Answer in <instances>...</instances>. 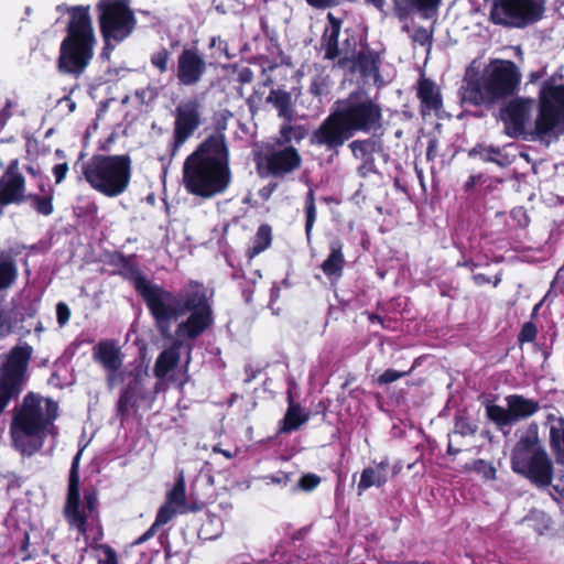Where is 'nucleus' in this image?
I'll use <instances>...</instances> for the list:
<instances>
[{
	"label": "nucleus",
	"mask_w": 564,
	"mask_h": 564,
	"mask_svg": "<svg viewBox=\"0 0 564 564\" xmlns=\"http://www.w3.org/2000/svg\"><path fill=\"white\" fill-rule=\"evenodd\" d=\"M134 286L147 302L160 332L166 337L170 336V321L189 312V316L176 328L174 345L162 351L155 361L154 373L163 379L177 365L181 345L187 339L197 338L213 323V311L206 289L198 283H191L188 289L176 297L141 276L134 280Z\"/></svg>",
	"instance_id": "nucleus-1"
},
{
	"label": "nucleus",
	"mask_w": 564,
	"mask_h": 564,
	"mask_svg": "<svg viewBox=\"0 0 564 564\" xmlns=\"http://www.w3.org/2000/svg\"><path fill=\"white\" fill-rule=\"evenodd\" d=\"M500 118L509 137L551 143L564 131V85H543L538 105L532 98L511 99Z\"/></svg>",
	"instance_id": "nucleus-2"
},
{
	"label": "nucleus",
	"mask_w": 564,
	"mask_h": 564,
	"mask_svg": "<svg viewBox=\"0 0 564 564\" xmlns=\"http://www.w3.org/2000/svg\"><path fill=\"white\" fill-rule=\"evenodd\" d=\"M230 182L229 154L220 134L204 141L184 162L183 184L195 196L212 198L224 193Z\"/></svg>",
	"instance_id": "nucleus-3"
},
{
	"label": "nucleus",
	"mask_w": 564,
	"mask_h": 564,
	"mask_svg": "<svg viewBox=\"0 0 564 564\" xmlns=\"http://www.w3.org/2000/svg\"><path fill=\"white\" fill-rule=\"evenodd\" d=\"M382 112L369 97L356 93L338 101L336 109L314 131L313 144L338 148L349 140L355 132H372L381 128Z\"/></svg>",
	"instance_id": "nucleus-4"
},
{
	"label": "nucleus",
	"mask_w": 564,
	"mask_h": 564,
	"mask_svg": "<svg viewBox=\"0 0 564 564\" xmlns=\"http://www.w3.org/2000/svg\"><path fill=\"white\" fill-rule=\"evenodd\" d=\"M57 411L55 401L29 393L17 409L11 424L14 447L23 455L37 452L46 435L53 433Z\"/></svg>",
	"instance_id": "nucleus-5"
},
{
	"label": "nucleus",
	"mask_w": 564,
	"mask_h": 564,
	"mask_svg": "<svg viewBox=\"0 0 564 564\" xmlns=\"http://www.w3.org/2000/svg\"><path fill=\"white\" fill-rule=\"evenodd\" d=\"M462 87V101L474 106L492 105L513 95L521 83V73L513 62L494 61L477 78L469 67Z\"/></svg>",
	"instance_id": "nucleus-6"
},
{
	"label": "nucleus",
	"mask_w": 564,
	"mask_h": 564,
	"mask_svg": "<svg viewBox=\"0 0 564 564\" xmlns=\"http://www.w3.org/2000/svg\"><path fill=\"white\" fill-rule=\"evenodd\" d=\"M66 36L59 46L58 69L65 74H82L94 56L97 43L90 8L78 6L68 9Z\"/></svg>",
	"instance_id": "nucleus-7"
},
{
	"label": "nucleus",
	"mask_w": 564,
	"mask_h": 564,
	"mask_svg": "<svg viewBox=\"0 0 564 564\" xmlns=\"http://www.w3.org/2000/svg\"><path fill=\"white\" fill-rule=\"evenodd\" d=\"M82 174L93 189L117 197L129 186L131 161L127 155H95L83 163Z\"/></svg>",
	"instance_id": "nucleus-8"
},
{
	"label": "nucleus",
	"mask_w": 564,
	"mask_h": 564,
	"mask_svg": "<svg viewBox=\"0 0 564 564\" xmlns=\"http://www.w3.org/2000/svg\"><path fill=\"white\" fill-rule=\"evenodd\" d=\"M511 465L514 473L524 476L539 487L551 484L553 466L540 445L536 425H530L520 436L512 452Z\"/></svg>",
	"instance_id": "nucleus-9"
},
{
	"label": "nucleus",
	"mask_w": 564,
	"mask_h": 564,
	"mask_svg": "<svg viewBox=\"0 0 564 564\" xmlns=\"http://www.w3.org/2000/svg\"><path fill=\"white\" fill-rule=\"evenodd\" d=\"M82 452H78L73 459L72 469L68 481V495L65 507V516L69 524L77 529L78 533L83 535L85 543L88 545L89 540L97 542L102 536L101 529L96 525L88 532V525L95 521L94 512L97 505V496L95 492L85 495V503L82 507L79 501V473L78 464Z\"/></svg>",
	"instance_id": "nucleus-10"
},
{
	"label": "nucleus",
	"mask_w": 564,
	"mask_h": 564,
	"mask_svg": "<svg viewBox=\"0 0 564 564\" xmlns=\"http://www.w3.org/2000/svg\"><path fill=\"white\" fill-rule=\"evenodd\" d=\"M30 356L29 347H17L0 357V414L21 393Z\"/></svg>",
	"instance_id": "nucleus-11"
},
{
	"label": "nucleus",
	"mask_w": 564,
	"mask_h": 564,
	"mask_svg": "<svg viewBox=\"0 0 564 564\" xmlns=\"http://www.w3.org/2000/svg\"><path fill=\"white\" fill-rule=\"evenodd\" d=\"M99 23L106 45L120 43L134 30L137 20L132 10L123 2H99Z\"/></svg>",
	"instance_id": "nucleus-12"
},
{
	"label": "nucleus",
	"mask_w": 564,
	"mask_h": 564,
	"mask_svg": "<svg viewBox=\"0 0 564 564\" xmlns=\"http://www.w3.org/2000/svg\"><path fill=\"white\" fill-rule=\"evenodd\" d=\"M543 11V0H496L490 15L497 24L523 28L538 21Z\"/></svg>",
	"instance_id": "nucleus-13"
},
{
	"label": "nucleus",
	"mask_w": 564,
	"mask_h": 564,
	"mask_svg": "<svg viewBox=\"0 0 564 564\" xmlns=\"http://www.w3.org/2000/svg\"><path fill=\"white\" fill-rule=\"evenodd\" d=\"M329 24L323 34V47L328 59L338 58L339 64H346L356 58L357 41L347 31L341 33L340 21L333 13L327 14Z\"/></svg>",
	"instance_id": "nucleus-14"
},
{
	"label": "nucleus",
	"mask_w": 564,
	"mask_h": 564,
	"mask_svg": "<svg viewBox=\"0 0 564 564\" xmlns=\"http://www.w3.org/2000/svg\"><path fill=\"white\" fill-rule=\"evenodd\" d=\"M18 165V160H13L0 180V214L6 205L24 198V177L19 173Z\"/></svg>",
	"instance_id": "nucleus-15"
},
{
	"label": "nucleus",
	"mask_w": 564,
	"mask_h": 564,
	"mask_svg": "<svg viewBox=\"0 0 564 564\" xmlns=\"http://www.w3.org/2000/svg\"><path fill=\"white\" fill-rule=\"evenodd\" d=\"M200 124V104L196 99L182 102L176 108L175 137L183 143Z\"/></svg>",
	"instance_id": "nucleus-16"
},
{
	"label": "nucleus",
	"mask_w": 564,
	"mask_h": 564,
	"mask_svg": "<svg viewBox=\"0 0 564 564\" xmlns=\"http://www.w3.org/2000/svg\"><path fill=\"white\" fill-rule=\"evenodd\" d=\"M206 63L197 51L184 50L177 59V78L183 85H194L202 78Z\"/></svg>",
	"instance_id": "nucleus-17"
},
{
	"label": "nucleus",
	"mask_w": 564,
	"mask_h": 564,
	"mask_svg": "<svg viewBox=\"0 0 564 564\" xmlns=\"http://www.w3.org/2000/svg\"><path fill=\"white\" fill-rule=\"evenodd\" d=\"M301 162V155L292 147L273 151L265 158L269 172L276 176L285 175L299 169Z\"/></svg>",
	"instance_id": "nucleus-18"
},
{
	"label": "nucleus",
	"mask_w": 564,
	"mask_h": 564,
	"mask_svg": "<svg viewBox=\"0 0 564 564\" xmlns=\"http://www.w3.org/2000/svg\"><path fill=\"white\" fill-rule=\"evenodd\" d=\"M94 358L109 372H116L122 365L120 349L112 341H101L94 347Z\"/></svg>",
	"instance_id": "nucleus-19"
},
{
	"label": "nucleus",
	"mask_w": 564,
	"mask_h": 564,
	"mask_svg": "<svg viewBox=\"0 0 564 564\" xmlns=\"http://www.w3.org/2000/svg\"><path fill=\"white\" fill-rule=\"evenodd\" d=\"M388 462H380L366 467L360 475L357 485L358 494L361 495L371 487H381L388 481Z\"/></svg>",
	"instance_id": "nucleus-20"
},
{
	"label": "nucleus",
	"mask_w": 564,
	"mask_h": 564,
	"mask_svg": "<svg viewBox=\"0 0 564 564\" xmlns=\"http://www.w3.org/2000/svg\"><path fill=\"white\" fill-rule=\"evenodd\" d=\"M509 408L511 421L527 419L539 410V403L532 399H525L521 395H509L506 398Z\"/></svg>",
	"instance_id": "nucleus-21"
},
{
	"label": "nucleus",
	"mask_w": 564,
	"mask_h": 564,
	"mask_svg": "<svg viewBox=\"0 0 564 564\" xmlns=\"http://www.w3.org/2000/svg\"><path fill=\"white\" fill-rule=\"evenodd\" d=\"M471 156H479L484 162H492L500 166L510 165L514 155L508 152V148H494L478 145L470 150Z\"/></svg>",
	"instance_id": "nucleus-22"
},
{
	"label": "nucleus",
	"mask_w": 564,
	"mask_h": 564,
	"mask_svg": "<svg viewBox=\"0 0 564 564\" xmlns=\"http://www.w3.org/2000/svg\"><path fill=\"white\" fill-rule=\"evenodd\" d=\"M330 252L326 260L322 263V270L328 278L338 279L344 269L345 258L343 254V243L339 240L330 242Z\"/></svg>",
	"instance_id": "nucleus-23"
},
{
	"label": "nucleus",
	"mask_w": 564,
	"mask_h": 564,
	"mask_svg": "<svg viewBox=\"0 0 564 564\" xmlns=\"http://www.w3.org/2000/svg\"><path fill=\"white\" fill-rule=\"evenodd\" d=\"M417 96L423 106V113L426 110H437L442 106L441 95L435 84L429 79H421L417 88Z\"/></svg>",
	"instance_id": "nucleus-24"
},
{
	"label": "nucleus",
	"mask_w": 564,
	"mask_h": 564,
	"mask_svg": "<svg viewBox=\"0 0 564 564\" xmlns=\"http://www.w3.org/2000/svg\"><path fill=\"white\" fill-rule=\"evenodd\" d=\"M378 64L379 58L375 53L362 52L358 55V58L355 63V69L365 77L366 83L372 80L373 84H378Z\"/></svg>",
	"instance_id": "nucleus-25"
},
{
	"label": "nucleus",
	"mask_w": 564,
	"mask_h": 564,
	"mask_svg": "<svg viewBox=\"0 0 564 564\" xmlns=\"http://www.w3.org/2000/svg\"><path fill=\"white\" fill-rule=\"evenodd\" d=\"M550 441L557 459H564V419L554 414L549 415Z\"/></svg>",
	"instance_id": "nucleus-26"
},
{
	"label": "nucleus",
	"mask_w": 564,
	"mask_h": 564,
	"mask_svg": "<svg viewBox=\"0 0 564 564\" xmlns=\"http://www.w3.org/2000/svg\"><path fill=\"white\" fill-rule=\"evenodd\" d=\"M310 417V414L301 409L299 404H295L292 399H289V409L283 420V432H290L299 429Z\"/></svg>",
	"instance_id": "nucleus-27"
},
{
	"label": "nucleus",
	"mask_w": 564,
	"mask_h": 564,
	"mask_svg": "<svg viewBox=\"0 0 564 564\" xmlns=\"http://www.w3.org/2000/svg\"><path fill=\"white\" fill-rule=\"evenodd\" d=\"M166 503L172 506L180 513L187 510L185 481L183 476L178 477L173 489L167 494Z\"/></svg>",
	"instance_id": "nucleus-28"
},
{
	"label": "nucleus",
	"mask_w": 564,
	"mask_h": 564,
	"mask_svg": "<svg viewBox=\"0 0 564 564\" xmlns=\"http://www.w3.org/2000/svg\"><path fill=\"white\" fill-rule=\"evenodd\" d=\"M267 101L272 104L278 110L280 116L290 118L292 115L291 96L289 93L281 90H272L267 98Z\"/></svg>",
	"instance_id": "nucleus-29"
},
{
	"label": "nucleus",
	"mask_w": 564,
	"mask_h": 564,
	"mask_svg": "<svg viewBox=\"0 0 564 564\" xmlns=\"http://www.w3.org/2000/svg\"><path fill=\"white\" fill-rule=\"evenodd\" d=\"M271 245V228L267 225H262L252 241V246L249 249V256L251 258L258 256L264 251Z\"/></svg>",
	"instance_id": "nucleus-30"
},
{
	"label": "nucleus",
	"mask_w": 564,
	"mask_h": 564,
	"mask_svg": "<svg viewBox=\"0 0 564 564\" xmlns=\"http://www.w3.org/2000/svg\"><path fill=\"white\" fill-rule=\"evenodd\" d=\"M17 278V268L8 257H0V290L9 288Z\"/></svg>",
	"instance_id": "nucleus-31"
},
{
	"label": "nucleus",
	"mask_w": 564,
	"mask_h": 564,
	"mask_svg": "<svg viewBox=\"0 0 564 564\" xmlns=\"http://www.w3.org/2000/svg\"><path fill=\"white\" fill-rule=\"evenodd\" d=\"M350 149L354 156L358 160L369 162L372 160V153L376 149V143L371 140H356L350 143Z\"/></svg>",
	"instance_id": "nucleus-32"
},
{
	"label": "nucleus",
	"mask_w": 564,
	"mask_h": 564,
	"mask_svg": "<svg viewBox=\"0 0 564 564\" xmlns=\"http://www.w3.org/2000/svg\"><path fill=\"white\" fill-rule=\"evenodd\" d=\"M280 133L283 142H300L306 137L307 130L302 126L283 124L281 127Z\"/></svg>",
	"instance_id": "nucleus-33"
},
{
	"label": "nucleus",
	"mask_w": 564,
	"mask_h": 564,
	"mask_svg": "<svg viewBox=\"0 0 564 564\" xmlns=\"http://www.w3.org/2000/svg\"><path fill=\"white\" fill-rule=\"evenodd\" d=\"M486 411L488 417L497 424L507 425L512 423L509 408L505 409L496 404H490L487 406Z\"/></svg>",
	"instance_id": "nucleus-34"
},
{
	"label": "nucleus",
	"mask_w": 564,
	"mask_h": 564,
	"mask_svg": "<svg viewBox=\"0 0 564 564\" xmlns=\"http://www.w3.org/2000/svg\"><path fill=\"white\" fill-rule=\"evenodd\" d=\"M306 224H305V232L307 236V239H311L312 229L316 219V207L314 202V194L312 191L308 192L306 196Z\"/></svg>",
	"instance_id": "nucleus-35"
},
{
	"label": "nucleus",
	"mask_w": 564,
	"mask_h": 564,
	"mask_svg": "<svg viewBox=\"0 0 564 564\" xmlns=\"http://www.w3.org/2000/svg\"><path fill=\"white\" fill-rule=\"evenodd\" d=\"M411 373L410 371H397L394 369H387L382 375H380L378 378L375 379V383L379 386H386L389 383H392L408 375Z\"/></svg>",
	"instance_id": "nucleus-36"
},
{
	"label": "nucleus",
	"mask_w": 564,
	"mask_h": 564,
	"mask_svg": "<svg viewBox=\"0 0 564 564\" xmlns=\"http://www.w3.org/2000/svg\"><path fill=\"white\" fill-rule=\"evenodd\" d=\"M170 59V52L165 48H161L154 52L151 56L152 65L158 68L161 73L167 70V63Z\"/></svg>",
	"instance_id": "nucleus-37"
},
{
	"label": "nucleus",
	"mask_w": 564,
	"mask_h": 564,
	"mask_svg": "<svg viewBox=\"0 0 564 564\" xmlns=\"http://www.w3.org/2000/svg\"><path fill=\"white\" fill-rule=\"evenodd\" d=\"M99 562L105 564H117V556L115 551L108 545H97L95 547Z\"/></svg>",
	"instance_id": "nucleus-38"
},
{
	"label": "nucleus",
	"mask_w": 564,
	"mask_h": 564,
	"mask_svg": "<svg viewBox=\"0 0 564 564\" xmlns=\"http://www.w3.org/2000/svg\"><path fill=\"white\" fill-rule=\"evenodd\" d=\"M177 512L178 511L175 510L172 506H170L169 503H165L164 506H162L160 508V510L158 512V516H156V519L154 522V527H160L162 524L167 523L170 520H172L174 514Z\"/></svg>",
	"instance_id": "nucleus-39"
},
{
	"label": "nucleus",
	"mask_w": 564,
	"mask_h": 564,
	"mask_svg": "<svg viewBox=\"0 0 564 564\" xmlns=\"http://www.w3.org/2000/svg\"><path fill=\"white\" fill-rule=\"evenodd\" d=\"M34 207L40 214L50 215L53 212L52 198L51 197H43V198L37 197L34 200Z\"/></svg>",
	"instance_id": "nucleus-40"
},
{
	"label": "nucleus",
	"mask_w": 564,
	"mask_h": 564,
	"mask_svg": "<svg viewBox=\"0 0 564 564\" xmlns=\"http://www.w3.org/2000/svg\"><path fill=\"white\" fill-rule=\"evenodd\" d=\"M536 336V327L532 323H525L519 335L520 341H533Z\"/></svg>",
	"instance_id": "nucleus-41"
},
{
	"label": "nucleus",
	"mask_w": 564,
	"mask_h": 564,
	"mask_svg": "<svg viewBox=\"0 0 564 564\" xmlns=\"http://www.w3.org/2000/svg\"><path fill=\"white\" fill-rule=\"evenodd\" d=\"M56 315L59 326H64L69 321L70 310L65 303L61 302L56 306Z\"/></svg>",
	"instance_id": "nucleus-42"
},
{
	"label": "nucleus",
	"mask_w": 564,
	"mask_h": 564,
	"mask_svg": "<svg viewBox=\"0 0 564 564\" xmlns=\"http://www.w3.org/2000/svg\"><path fill=\"white\" fill-rule=\"evenodd\" d=\"M319 482V478L315 475H305L300 479V487L304 490L314 489Z\"/></svg>",
	"instance_id": "nucleus-43"
},
{
	"label": "nucleus",
	"mask_w": 564,
	"mask_h": 564,
	"mask_svg": "<svg viewBox=\"0 0 564 564\" xmlns=\"http://www.w3.org/2000/svg\"><path fill=\"white\" fill-rule=\"evenodd\" d=\"M412 7H415L419 10H430L434 9L440 0H406Z\"/></svg>",
	"instance_id": "nucleus-44"
},
{
	"label": "nucleus",
	"mask_w": 564,
	"mask_h": 564,
	"mask_svg": "<svg viewBox=\"0 0 564 564\" xmlns=\"http://www.w3.org/2000/svg\"><path fill=\"white\" fill-rule=\"evenodd\" d=\"M474 468L477 471H482L486 478H489V479L495 478V475H496L495 468L486 465L484 460H477L474 464Z\"/></svg>",
	"instance_id": "nucleus-45"
},
{
	"label": "nucleus",
	"mask_w": 564,
	"mask_h": 564,
	"mask_svg": "<svg viewBox=\"0 0 564 564\" xmlns=\"http://www.w3.org/2000/svg\"><path fill=\"white\" fill-rule=\"evenodd\" d=\"M67 172H68L67 163L56 164L53 167V174L55 176V181L57 184H59L66 177Z\"/></svg>",
	"instance_id": "nucleus-46"
},
{
	"label": "nucleus",
	"mask_w": 564,
	"mask_h": 564,
	"mask_svg": "<svg viewBox=\"0 0 564 564\" xmlns=\"http://www.w3.org/2000/svg\"><path fill=\"white\" fill-rule=\"evenodd\" d=\"M326 86L324 80H315L312 83L311 90L316 96H321L325 93Z\"/></svg>",
	"instance_id": "nucleus-47"
},
{
	"label": "nucleus",
	"mask_w": 564,
	"mask_h": 564,
	"mask_svg": "<svg viewBox=\"0 0 564 564\" xmlns=\"http://www.w3.org/2000/svg\"><path fill=\"white\" fill-rule=\"evenodd\" d=\"M11 107H12V102L10 100H8L6 102V106L1 110V113H0V124H3L6 122V120L10 117V115H11V111H10Z\"/></svg>",
	"instance_id": "nucleus-48"
},
{
	"label": "nucleus",
	"mask_w": 564,
	"mask_h": 564,
	"mask_svg": "<svg viewBox=\"0 0 564 564\" xmlns=\"http://www.w3.org/2000/svg\"><path fill=\"white\" fill-rule=\"evenodd\" d=\"M314 8L324 9L332 4V0H306Z\"/></svg>",
	"instance_id": "nucleus-49"
},
{
	"label": "nucleus",
	"mask_w": 564,
	"mask_h": 564,
	"mask_svg": "<svg viewBox=\"0 0 564 564\" xmlns=\"http://www.w3.org/2000/svg\"><path fill=\"white\" fill-rule=\"evenodd\" d=\"M10 332V325L7 322V318L3 312L0 311V335H4Z\"/></svg>",
	"instance_id": "nucleus-50"
},
{
	"label": "nucleus",
	"mask_w": 564,
	"mask_h": 564,
	"mask_svg": "<svg viewBox=\"0 0 564 564\" xmlns=\"http://www.w3.org/2000/svg\"><path fill=\"white\" fill-rule=\"evenodd\" d=\"M156 528L158 527H154L153 523L151 528L138 539L137 543L140 544L151 539L154 535Z\"/></svg>",
	"instance_id": "nucleus-51"
},
{
	"label": "nucleus",
	"mask_w": 564,
	"mask_h": 564,
	"mask_svg": "<svg viewBox=\"0 0 564 564\" xmlns=\"http://www.w3.org/2000/svg\"><path fill=\"white\" fill-rule=\"evenodd\" d=\"M188 377H187V369L185 368L183 370V375H182V378L180 379V382H178V387L180 389L183 388L184 383L187 381Z\"/></svg>",
	"instance_id": "nucleus-52"
},
{
	"label": "nucleus",
	"mask_w": 564,
	"mask_h": 564,
	"mask_svg": "<svg viewBox=\"0 0 564 564\" xmlns=\"http://www.w3.org/2000/svg\"><path fill=\"white\" fill-rule=\"evenodd\" d=\"M474 279H475V282H476L477 284H481V283L487 282V279H486L484 275H480V274L475 275V276H474Z\"/></svg>",
	"instance_id": "nucleus-53"
},
{
	"label": "nucleus",
	"mask_w": 564,
	"mask_h": 564,
	"mask_svg": "<svg viewBox=\"0 0 564 564\" xmlns=\"http://www.w3.org/2000/svg\"><path fill=\"white\" fill-rule=\"evenodd\" d=\"M367 1L371 2L372 4H375L378 8L382 7L384 3V0H367Z\"/></svg>",
	"instance_id": "nucleus-54"
},
{
	"label": "nucleus",
	"mask_w": 564,
	"mask_h": 564,
	"mask_svg": "<svg viewBox=\"0 0 564 564\" xmlns=\"http://www.w3.org/2000/svg\"><path fill=\"white\" fill-rule=\"evenodd\" d=\"M99 2H123L129 6V0H100Z\"/></svg>",
	"instance_id": "nucleus-55"
},
{
	"label": "nucleus",
	"mask_w": 564,
	"mask_h": 564,
	"mask_svg": "<svg viewBox=\"0 0 564 564\" xmlns=\"http://www.w3.org/2000/svg\"><path fill=\"white\" fill-rule=\"evenodd\" d=\"M447 452L448 454H456L458 453V449H454V447L452 446V444L448 445V448H447Z\"/></svg>",
	"instance_id": "nucleus-56"
},
{
	"label": "nucleus",
	"mask_w": 564,
	"mask_h": 564,
	"mask_svg": "<svg viewBox=\"0 0 564 564\" xmlns=\"http://www.w3.org/2000/svg\"><path fill=\"white\" fill-rule=\"evenodd\" d=\"M215 451H217V448H215ZM218 452H220L224 456H226L227 458H231V454L227 451H221V449H218Z\"/></svg>",
	"instance_id": "nucleus-57"
},
{
	"label": "nucleus",
	"mask_w": 564,
	"mask_h": 564,
	"mask_svg": "<svg viewBox=\"0 0 564 564\" xmlns=\"http://www.w3.org/2000/svg\"><path fill=\"white\" fill-rule=\"evenodd\" d=\"M432 150H433V147L431 145V147L429 148V150H427V156H429V158H431V155H433Z\"/></svg>",
	"instance_id": "nucleus-58"
},
{
	"label": "nucleus",
	"mask_w": 564,
	"mask_h": 564,
	"mask_svg": "<svg viewBox=\"0 0 564 564\" xmlns=\"http://www.w3.org/2000/svg\"><path fill=\"white\" fill-rule=\"evenodd\" d=\"M467 432L473 433L474 431H473V429L467 427ZM459 433H460V434H464V433H466V431L462 430V431H459Z\"/></svg>",
	"instance_id": "nucleus-59"
},
{
	"label": "nucleus",
	"mask_w": 564,
	"mask_h": 564,
	"mask_svg": "<svg viewBox=\"0 0 564 564\" xmlns=\"http://www.w3.org/2000/svg\"><path fill=\"white\" fill-rule=\"evenodd\" d=\"M69 109H70V110H74V109H75V104H74V102H69Z\"/></svg>",
	"instance_id": "nucleus-60"
},
{
	"label": "nucleus",
	"mask_w": 564,
	"mask_h": 564,
	"mask_svg": "<svg viewBox=\"0 0 564 564\" xmlns=\"http://www.w3.org/2000/svg\"><path fill=\"white\" fill-rule=\"evenodd\" d=\"M108 380H109V383H110V384H112L113 376H112V375H110V376H109V378H108Z\"/></svg>",
	"instance_id": "nucleus-61"
},
{
	"label": "nucleus",
	"mask_w": 564,
	"mask_h": 564,
	"mask_svg": "<svg viewBox=\"0 0 564 564\" xmlns=\"http://www.w3.org/2000/svg\"><path fill=\"white\" fill-rule=\"evenodd\" d=\"M420 33L422 34V37H424V39H426V37H427V34H426V32H425V31H422V32H420Z\"/></svg>",
	"instance_id": "nucleus-62"
},
{
	"label": "nucleus",
	"mask_w": 564,
	"mask_h": 564,
	"mask_svg": "<svg viewBox=\"0 0 564 564\" xmlns=\"http://www.w3.org/2000/svg\"><path fill=\"white\" fill-rule=\"evenodd\" d=\"M539 517H541L542 519H545V514L544 513H538Z\"/></svg>",
	"instance_id": "nucleus-63"
}]
</instances>
